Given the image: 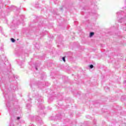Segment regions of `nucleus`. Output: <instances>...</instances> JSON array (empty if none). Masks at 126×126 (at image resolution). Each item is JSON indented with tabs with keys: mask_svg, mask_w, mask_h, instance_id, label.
Instances as JSON below:
<instances>
[{
	"mask_svg": "<svg viewBox=\"0 0 126 126\" xmlns=\"http://www.w3.org/2000/svg\"><path fill=\"white\" fill-rule=\"evenodd\" d=\"M11 42H12V43H14V42H15V39H14V38H11Z\"/></svg>",
	"mask_w": 126,
	"mask_h": 126,
	"instance_id": "f257e3e1",
	"label": "nucleus"
},
{
	"mask_svg": "<svg viewBox=\"0 0 126 126\" xmlns=\"http://www.w3.org/2000/svg\"><path fill=\"white\" fill-rule=\"evenodd\" d=\"M94 35V32H91L90 34V37H92Z\"/></svg>",
	"mask_w": 126,
	"mask_h": 126,
	"instance_id": "f03ea898",
	"label": "nucleus"
},
{
	"mask_svg": "<svg viewBox=\"0 0 126 126\" xmlns=\"http://www.w3.org/2000/svg\"><path fill=\"white\" fill-rule=\"evenodd\" d=\"M90 68H93V67H94V66L92 64V65H90Z\"/></svg>",
	"mask_w": 126,
	"mask_h": 126,
	"instance_id": "7ed1b4c3",
	"label": "nucleus"
},
{
	"mask_svg": "<svg viewBox=\"0 0 126 126\" xmlns=\"http://www.w3.org/2000/svg\"><path fill=\"white\" fill-rule=\"evenodd\" d=\"M63 60L64 61V63H65V57H63Z\"/></svg>",
	"mask_w": 126,
	"mask_h": 126,
	"instance_id": "20e7f679",
	"label": "nucleus"
},
{
	"mask_svg": "<svg viewBox=\"0 0 126 126\" xmlns=\"http://www.w3.org/2000/svg\"><path fill=\"white\" fill-rule=\"evenodd\" d=\"M17 120H20V117H17Z\"/></svg>",
	"mask_w": 126,
	"mask_h": 126,
	"instance_id": "39448f33",
	"label": "nucleus"
}]
</instances>
